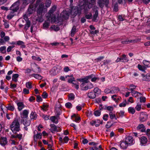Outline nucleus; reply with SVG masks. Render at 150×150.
Here are the masks:
<instances>
[{
  "mask_svg": "<svg viewBox=\"0 0 150 150\" xmlns=\"http://www.w3.org/2000/svg\"><path fill=\"white\" fill-rule=\"evenodd\" d=\"M91 2L87 1L86 0H80L79 6L81 9H84L85 12L91 8L94 4L95 0H90Z\"/></svg>",
  "mask_w": 150,
  "mask_h": 150,
  "instance_id": "1",
  "label": "nucleus"
},
{
  "mask_svg": "<svg viewBox=\"0 0 150 150\" xmlns=\"http://www.w3.org/2000/svg\"><path fill=\"white\" fill-rule=\"evenodd\" d=\"M11 130L14 133L16 132H18L20 130L19 123L17 119L15 120L10 125Z\"/></svg>",
  "mask_w": 150,
  "mask_h": 150,
  "instance_id": "2",
  "label": "nucleus"
},
{
  "mask_svg": "<svg viewBox=\"0 0 150 150\" xmlns=\"http://www.w3.org/2000/svg\"><path fill=\"white\" fill-rule=\"evenodd\" d=\"M98 8L96 6H94L93 7L92 9L94 12V13L93 14L92 20L93 21L96 22L97 21V19L98 16Z\"/></svg>",
  "mask_w": 150,
  "mask_h": 150,
  "instance_id": "3",
  "label": "nucleus"
},
{
  "mask_svg": "<svg viewBox=\"0 0 150 150\" xmlns=\"http://www.w3.org/2000/svg\"><path fill=\"white\" fill-rule=\"evenodd\" d=\"M129 60L126 57V55L123 54L120 57H118L116 60V62H127Z\"/></svg>",
  "mask_w": 150,
  "mask_h": 150,
  "instance_id": "4",
  "label": "nucleus"
},
{
  "mask_svg": "<svg viewBox=\"0 0 150 150\" xmlns=\"http://www.w3.org/2000/svg\"><path fill=\"white\" fill-rule=\"evenodd\" d=\"M90 124L92 126L95 125L96 127H98L100 124L102 125L103 124V121L100 120L98 119L96 120H92L90 122Z\"/></svg>",
  "mask_w": 150,
  "mask_h": 150,
  "instance_id": "5",
  "label": "nucleus"
},
{
  "mask_svg": "<svg viewBox=\"0 0 150 150\" xmlns=\"http://www.w3.org/2000/svg\"><path fill=\"white\" fill-rule=\"evenodd\" d=\"M19 2L18 1L15 2L10 7V9L13 12L17 11L19 8Z\"/></svg>",
  "mask_w": 150,
  "mask_h": 150,
  "instance_id": "6",
  "label": "nucleus"
},
{
  "mask_svg": "<svg viewBox=\"0 0 150 150\" xmlns=\"http://www.w3.org/2000/svg\"><path fill=\"white\" fill-rule=\"evenodd\" d=\"M69 12L68 11H63L61 13V17L62 19L66 20L69 17Z\"/></svg>",
  "mask_w": 150,
  "mask_h": 150,
  "instance_id": "7",
  "label": "nucleus"
},
{
  "mask_svg": "<svg viewBox=\"0 0 150 150\" xmlns=\"http://www.w3.org/2000/svg\"><path fill=\"white\" fill-rule=\"evenodd\" d=\"M109 0H98V3L99 4V6L102 8L105 5L107 6L109 3Z\"/></svg>",
  "mask_w": 150,
  "mask_h": 150,
  "instance_id": "8",
  "label": "nucleus"
},
{
  "mask_svg": "<svg viewBox=\"0 0 150 150\" xmlns=\"http://www.w3.org/2000/svg\"><path fill=\"white\" fill-rule=\"evenodd\" d=\"M93 77L92 75H90L88 76H87L83 78H80L77 79V80L79 81L83 82V83H88L89 81L88 80L91 79Z\"/></svg>",
  "mask_w": 150,
  "mask_h": 150,
  "instance_id": "9",
  "label": "nucleus"
},
{
  "mask_svg": "<svg viewBox=\"0 0 150 150\" xmlns=\"http://www.w3.org/2000/svg\"><path fill=\"white\" fill-rule=\"evenodd\" d=\"M125 141L128 145H132L135 143V141L133 137L131 136H128L127 137Z\"/></svg>",
  "mask_w": 150,
  "mask_h": 150,
  "instance_id": "10",
  "label": "nucleus"
},
{
  "mask_svg": "<svg viewBox=\"0 0 150 150\" xmlns=\"http://www.w3.org/2000/svg\"><path fill=\"white\" fill-rule=\"evenodd\" d=\"M148 118V115L145 113H142L139 117V120L141 122H143L146 121Z\"/></svg>",
  "mask_w": 150,
  "mask_h": 150,
  "instance_id": "11",
  "label": "nucleus"
},
{
  "mask_svg": "<svg viewBox=\"0 0 150 150\" xmlns=\"http://www.w3.org/2000/svg\"><path fill=\"white\" fill-rule=\"evenodd\" d=\"M34 134L33 137V139L35 142H37L38 139H40L41 138L42 134L40 132L36 134L35 131H34Z\"/></svg>",
  "mask_w": 150,
  "mask_h": 150,
  "instance_id": "12",
  "label": "nucleus"
},
{
  "mask_svg": "<svg viewBox=\"0 0 150 150\" xmlns=\"http://www.w3.org/2000/svg\"><path fill=\"white\" fill-rule=\"evenodd\" d=\"M147 141V138L145 136H142L139 139V141L141 146H145Z\"/></svg>",
  "mask_w": 150,
  "mask_h": 150,
  "instance_id": "13",
  "label": "nucleus"
},
{
  "mask_svg": "<svg viewBox=\"0 0 150 150\" xmlns=\"http://www.w3.org/2000/svg\"><path fill=\"white\" fill-rule=\"evenodd\" d=\"M29 113L28 110H25L22 112L20 113L21 117L22 118H26L28 117Z\"/></svg>",
  "mask_w": 150,
  "mask_h": 150,
  "instance_id": "14",
  "label": "nucleus"
},
{
  "mask_svg": "<svg viewBox=\"0 0 150 150\" xmlns=\"http://www.w3.org/2000/svg\"><path fill=\"white\" fill-rule=\"evenodd\" d=\"M68 77H71V78L68 79V81L69 83H72V84H74V82L76 81L75 80V78L73 77V74H71L70 75H67L66 76L65 78H67Z\"/></svg>",
  "mask_w": 150,
  "mask_h": 150,
  "instance_id": "15",
  "label": "nucleus"
},
{
  "mask_svg": "<svg viewBox=\"0 0 150 150\" xmlns=\"http://www.w3.org/2000/svg\"><path fill=\"white\" fill-rule=\"evenodd\" d=\"M44 7V3H41L39 5L37 11V13L38 14H40L42 13Z\"/></svg>",
  "mask_w": 150,
  "mask_h": 150,
  "instance_id": "16",
  "label": "nucleus"
},
{
  "mask_svg": "<svg viewBox=\"0 0 150 150\" xmlns=\"http://www.w3.org/2000/svg\"><path fill=\"white\" fill-rule=\"evenodd\" d=\"M29 77L30 78L34 77L35 79L38 80H41L42 79V76L40 75L39 74H36L34 73L29 75Z\"/></svg>",
  "mask_w": 150,
  "mask_h": 150,
  "instance_id": "17",
  "label": "nucleus"
},
{
  "mask_svg": "<svg viewBox=\"0 0 150 150\" xmlns=\"http://www.w3.org/2000/svg\"><path fill=\"white\" fill-rule=\"evenodd\" d=\"M17 105L18 106V109L19 111L21 110L25 106L24 103L22 102H18Z\"/></svg>",
  "mask_w": 150,
  "mask_h": 150,
  "instance_id": "18",
  "label": "nucleus"
},
{
  "mask_svg": "<svg viewBox=\"0 0 150 150\" xmlns=\"http://www.w3.org/2000/svg\"><path fill=\"white\" fill-rule=\"evenodd\" d=\"M137 129L138 130H140L142 132H145L146 130L145 127L144 125L142 124L139 125L137 127Z\"/></svg>",
  "mask_w": 150,
  "mask_h": 150,
  "instance_id": "19",
  "label": "nucleus"
},
{
  "mask_svg": "<svg viewBox=\"0 0 150 150\" xmlns=\"http://www.w3.org/2000/svg\"><path fill=\"white\" fill-rule=\"evenodd\" d=\"M8 142L6 137L1 138L0 139V144L3 146H5L7 143Z\"/></svg>",
  "mask_w": 150,
  "mask_h": 150,
  "instance_id": "20",
  "label": "nucleus"
},
{
  "mask_svg": "<svg viewBox=\"0 0 150 150\" xmlns=\"http://www.w3.org/2000/svg\"><path fill=\"white\" fill-rule=\"evenodd\" d=\"M30 117L31 120H36L37 118L36 112H32L30 115Z\"/></svg>",
  "mask_w": 150,
  "mask_h": 150,
  "instance_id": "21",
  "label": "nucleus"
},
{
  "mask_svg": "<svg viewBox=\"0 0 150 150\" xmlns=\"http://www.w3.org/2000/svg\"><path fill=\"white\" fill-rule=\"evenodd\" d=\"M50 127H51L50 130L52 132L57 131V127L54 124H51L50 125Z\"/></svg>",
  "mask_w": 150,
  "mask_h": 150,
  "instance_id": "22",
  "label": "nucleus"
},
{
  "mask_svg": "<svg viewBox=\"0 0 150 150\" xmlns=\"http://www.w3.org/2000/svg\"><path fill=\"white\" fill-rule=\"evenodd\" d=\"M35 11V8L33 5H30L28 9V13L29 14H31Z\"/></svg>",
  "mask_w": 150,
  "mask_h": 150,
  "instance_id": "23",
  "label": "nucleus"
},
{
  "mask_svg": "<svg viewBox=\"0 0 150 150\" xmlns=\"http://www.w3.org/2000/svg\"><path fill=\"white\" fill-rule=\"evenodd\" d=\"M128 146L125 141L122 142L120 144V147L123 149H126Z\"/></svg>",
  "mask_w": 150,
  "mask_h": 150,
  "instance_id": "24",
  "label": "nucleus"
},
{
  "mask_svg": "<svg viewBox=\"0 0 150 150\" xmlns=\"http://www.w3.org/2000/svg\"><path fill=\"white\" fill-rule=\"evenodd\" d=\"M131 92L132 95L135 97H137L140 95H142V94L141 93L136 91H132Z\"/></svg>",
  "mask_w": 150,
  "mask_h": 150,
  "instance_id": "25",
  "label": "nucleus"
},
{
  "mask_svg": "<svg viewBox=\"0 0 150 150\" xmlns=\"http://www.w3.org/2000/svg\"><path fill=\"white\" fill-rule=\"evenodd\" d=\"M16 44L21 46V47L22 48H24L25 47L24 43L22 41L19 40L17 41Z\"/></svg>",
  "mask_w": 150,
  "mask_h": 150,
  "instance_id": "26",
  "label": "nucleus"
},
{
  "mask_svg": "<svg viewBox=\"0 0 150 150\" xmlns=\"http://www.w3.org/2000/svg\"><path fill=\"white\" fill-rule=\"evenodd\" d=\"M120 91V89L118 87H114L111 89V93H115L118 92Z\"/></svg>",
  "mask_w": 150,
  "mask_h": 150,
  "instance_id": "27",
  "label": "nucleus"
},
{
  "mask_svg": "<svg viewBox=\"0 0 150 150\" xmlns=\"http://www.w3.org/2000/svg\"><path fill=\"white\" fill-rule=\"evenodd\" d=\"M74 13V15L76 16L78 13L80 12V11L77 7H75L74 9L71 11V13Z\"/></svg>",
  "mask_w": 150,
  "mask_h": 150,
  "instance_id": "28",
  "label": "nucleus"
},
{
  "mask_svg": "<svg viewBox=\"0 0 150 150\" xmlns=\"http://www.w3.org/2000/svg\"><path fill=\"white\" fill-rule=\"evenodd\" d=\"M18 76L19 75L18 74H13L12 76V80L14 82H16L18 81L17 78Z\"/></svg>",
  "mask_w": 150,
  "mask_h": 150,
  "instance_id": "29",
  "label": "nucleus"
},
{
  "mask_svg": "<svg viewBox=\"0 0 150 150\" xmlns=\"http://www.w3.org/2000/svg\"><path fill=\"white\" fill-rule=\"evenodd\" d=\"M81 87L83 90H86L88 89V85L85 83H82L81 85Z\"/></svg>",
  "mask_w": 150,
  "mask_h": 150,
  "instance_id": "30",
  "label": "nucleus"
},
{
  "mask_svg": "<svg viewBox=\"0 0 150 150\" xmlns=\"http://www.w3.org/2000/svg\"><path fill=\"white\" fill-rule=\"evenodd\" d=\"M23 123L25 126L27 127L30 125V121L29 120L25 119L23 120Z\"/></svg>",
  "mask_w": 150,
  "mask_h": 150,
  "instance_id": "31",
  "label": "nucleus"
},
{
  "mask_svg": "<svg viewBox=\"0 0 150 150\" xmlns=\"http://www.w3.org/2000/svg\"><path fill=\"white\" fill-rule=\"evenodd\" d=\"M6 108L8 110L11 111H13L15 109L14 106L13 105L10 104L8 105Z\"/></svg>",
  "mask_w": 150,
  "mask_h": 150,
  "instance_id": "32",
  "label": "nucleus"
},
{
  "mask_svg": "<svg viewBox=\"0 0 150 150\" xmlns=\"http://www.w3.org/2000/svg\"><path fill=\"white\" fill-rule=\"evenodd\" d=\"M49 105L47 104H44L42 106H41V108L42 109L45 111H46L48 110V108Z\"/></svg>",
  "mask_w": 150,
  "mask_h": 150,
  "instance_id": "33",
  "label": "nucleus"
},
{
  "mask_svg": "<svg viewBox=\"0 0 150 150\" xmlns=\"http://www.w3.org/2000/svg\"><path fill=\"white\" fill-rule=\"evenodd\" d=\"M35 0H23V3L24 5H28L30 2L33 3Z\"/></svg>",
  "mask_w": 150,
  "mask_h": 150,
  "instance_id": "34",
  "label": "nucleus"
},
{
  "mask_svg": "<svg viewBox=\"0 0 150 150\" xmlns=\"http://www.w3.org/2000/svg\"><path fill=\"white\" fill-rule=\"evenodd\" d=\"M56 6H53L49 10L48 12V14L50 16L56 10Z\"/></svg>",
  "mask_w": 150,
  "mask_h": 150,
  "instance_id": "35",
  "label": "nucleus"
},
{
  "mask_svg": "<svg viewBox=\"0 0 150 150\" xmlns=\"http://www.w3.org/2000/svg\"><path fill=\"white\" fill-rule=\"evenodd\" d=\"M125 112L123 111H120L119 112H117V116L118 118L119 117H122L125 115Z\"/></svg>",
  "mask_w": 150,
  "mask_h": 150,
  "instance_id": "36",
  "label": "nucleus"
},
{
  "mask_svg": "<svg viewBox=\"0 0 150 150\" xmlns=\"http://www.w3.org/2000/svg\"><path fill=\"white\" fill-rule=\"evenodd\" d=\"M88 96L91 98H94L96 97V95L93 92H91L88 94Z\"/></svg>",
  "mask_w": 150,
  "mask_h": 150,
  "instance_id": "37",
  "label": "nucleus"
},
{
  "mask_svg": "<svg viewBox=\"0 0 150 150\" xmlns=\"http://www.w3.org/2000/svg\"><path fill=\"white\" fill-rule=\"evenodd\" d=\"M51 121L53 123L57 124L58 123V120L55 116H52L50 117Z\"/></svg>",
  "mask_w": 150,
  "mask_h": 150,
  "instance_id": "38",
  "label": "nucleus"
},
{
  "mask_svg": "<svg viewBox=\"0 0 150 150\" xmlns=\"http://www.w3.org/2000/svg\"><path fill=\"white\" fill-rule=\"evenodd\" d=\"M74 117L75 118L74 121L76 122H79L81 120L80 117H77L75 114L71 116V118H73Z\"/></svg>",
  "mask_w": 150,
  "mask_h": 150,
  "instance_id": "39",
  "label": "nucleus"
},
{
  "mask_svg": "<svg viewBox=\"0 0 150 150\" xmlns=\"http://www.w3.org/2000/svg\"><path fill=\"white\" fill-rule=\"evenodd\" d=\"M128 111L129 113L133 114L134 113L135 110L133 107H129L128 109Z\"/></svg>",
  "mask_w": 150,
  "mask_h": 150,
  "instance_id": "40",
  "label": "nucleus"
},
{
  "mask_svg": "<svg viewBox=\"0 0 150 150\" xmlns=\"http://www.w3.org/2000/svg\"><path fill=\"white\" fill-rule=\"evenodd\" d=\"M30 22L29 21H27L26 22V24L25 25L24 27V29L26 30H28V28L30 27Z\"/></svg>",
  "mask_w": 150,
  "mask_h": 150,
  "instance_id": "41",
  "label": "nucleus"
},
{
  "mask_svg": "<svg viewBox=\"0 0 150 150\" xmlns=\"http://www.w3.org/2000/svg\"><path fill=\"white\" fill-rule=\"evenodd\" d=\"M76 27L75 26H73L71 31V36L72 37L74 36L75 34L76 33Z\"/></svg>",
  "mask_w": 150,
  "mask_h": 150,
  "instance_id": "42",
  "label": "nucleus"
},
{
  "mask_svg": "<svg viewBox=\"0 0 150 150\" xmlns=\"http://www.w3.org/2000/svg\"><path fill=\"white\" fill-rule=\"evenodd\" d=\"M75 98V95L73 93H71L68 96V99L69 100H73Z\"/></svg>",
  "mask_w": 150,
  "mask_h": 150,
  "instance_id": "43",
  "label": "nucleus"
},
{
  "mask_svg": "<svg viewBox=\"0 0 150 150\" xmlns=\"http://www.w3.org/2000/svg\"><path fill=\"white\" fill-rule=\"evenodd\" d=\"M13 12L11 11L10 13L7 16V18L9 19H11L14 16Z\"/></svg>",
  "mask_w": 150,
  "mask_h": 150,
  "instance_id": "44",
  "label": "nucleus"
},
{
  "mask_svg": "<svg viewBox=\"0 0 150 150\" xmlns=\"http://www.w3.org/2000/svg\"><path fill=\"white\" fill-rule=\"evenodd\" d=\"M109 115L111 119H112L115 118V120H117V118L115 117V115L114 114H113L112 112H110L109 113Z\"/></svg>",
  "mask_w": 150,
  "mask_h": 150,
  "instance_id": "45",
  "label": "nucleus"
},
{
  "mask_svg": "<svg viewBox=\"0 0 150 150\" xmlns=\"http://www.w3.org/2000/svg\"><path fill=\"white\" fill-rule=\"evenodd\" d=\"M62 112L61 108H55V112L58 115H60Z\"/></svg>",
  "mask_w": 150,
  "mask_h": 150,
  "instance_id": "46",
  "label": "nucleus"
},
{
  "mask_svg": "<svg viewBox=\"0 0 150 150\" xmlns=\"http://www.w3.org/2000/svg\"><path fill=\"white\" fill-rule=\"evenodd\" d=\"M6 47L5 46H2L0 48V51L2 53L4 54L6 52Z\"/></svg>",
  "mask_w": 150,
  "mask_h": 150,
  "instance_id": "47",
  "label": "nucleus"
},
{
  "mask_svg": "<svg viewBox=\"0 0 150 150\" xmlns=\"http://www.w3.org/2000/svg\"><path fill=\"white\" fill-rule=\"evenodd\" d=\"M135 109L138 111L140 110L142 108V104L139 103H137L135 107Z\"/></svg>",
  "mask_w": 150,
  "mask_h": 150,
  "instance_id": "48",
  "label": "nucleus"
},
{
  "mask_svg": "<svg viewBox=\"0 0 150 150\" xmlns=\"http://www.w3.org/2000/svg\"><path fill=\"white\" fill-rule=\"evenodd\" d=\"M138 69L142 71H144L146 69V67L144 66H143L140 64H138Z\"/></svg>",
  "mask_w": 150,
  "mask_h": 150,
  "instance_id": "49",
  "label": "nucleus"
},
{
  "mask_svg": "<svg viewBox=\"0 0 150 150\" xmlns=\"http://www.w3.org/2000/svg\"><path fill=\"white\" fill-rule=\"evenodd\" d=\"M32 58L33 60L38 61H40L41 60V59L40 57L34 56H32Z\"/></svg>",
  "mask_w": 150,
  "mask_h": 150,
  "instance_id": "50",
  "label": "nucleus"
},
{
  "mask_svg": "<svg viewBox=\"0 0 150 150\" xmlns=\"http://www.w3.org/2000/svg\"><path fill=\"white\" fill-rule=\"evenodd\" d=\"M11 144L13 145H17L18 144V142L13 139H11L10 141Z\"/></svg>",
  "mask_w": 150,
  "mask_h": 150,
  "instance_id": "51",
  "label": "nucleus"
},
{
  "mask_svg": "<svg viewBox=\"0 0 150 150\" xmlns=\"http://www.w3.org/2000/svg\"><path fill=\"white\" fill-rule=\"evenodd\" d=\"M101 112L100 110H97L94 112V115L96 116H99L100 115Z\"/></svg>",
  "mask_w": 150,
  "mask_h": 150,
  "instance_id": "52",
  "label": "nucleus"
},
{
  "mask_svg": "<svg viewBox=\"0 0 150 150\" xmlns=\"http://www.w3.org/2000/svg\"><path fill=\"white\" fill-rule=\"evenodd\" d=\"M143 63L146 66L149 67L150 66V63L149 62L146 60H144L143 62Z\"/></svg>",
  "mask_w": 150,
  "mask_h": 150,
  "instance_id": "53",
  "label": "nucleus"
},
{
  "mask_svg": "<svg viewBox=\"0 0 150 150\" xmlns=\"http://www.w3.org/2000/svg\"><path fill=\"white\" fill-rule=\"evenodd\" d=\"M133 41L132 40H124L122 42V43L123 44H128L130 42H132Z\"/></svg>",
  "mask_w": 150,
  "mask_h": 150,
  "instance_id": "54",
  "label": "nucleus"
},
{
  "mask_svg": "<svg viewBox=\"0 0 150 150\" xmlns=\"http://www.w3.org/2000/svg\"><path fill=\"white\" fill-rule=\"evenodd\" d=\"M65 106L66 108H71L72 107L71 103L70 102H68L65 104Z\"/></svg>",
  "mask_w": 150,
  "mask_h": 150,
  "instance_id": "55",
  "label": "nucleus"
},
{
  "mask_svg": "<svg viewBox=\"0 0 150 150\" xmlns=\"http://www.w3.org/2000/svg\"><path fill=\"white\" fill-rule=\"evenodd\" d=\"M94 93L96 94V93L98 94L100 93L101 91L100 89H99L98 88H94Z\"/></svg>",
  "mask_w": 150,
  "mask_h": 150,
  "instance_id": "56",
  "label": "nucleus"
},
{
  "mask_svg": "<svg viewBox=\"0 0 150 150\" xmlns=\"http://www.w3.org/2000/svg\"><path fill=\"white\" fill-rule=\"evenodd\" d=\"M51 2L50 0H46L45 3L46 6L47 7H49L51 4Z\"/></svg>",
  "mask_w": 150,
  "mask_h": 150,
  "instance_id": "57",
  "label": "nucleus"
},
{
  "mask_svg": "<svg viewBox=\"0 0 150 150\" xmlns=\"http://www.w3.org/2000/svg\"><path fill=\"white\" fill-rule=\"evenodd\" d=\"M146 101V98L144 97L141 96L140 98V102L141 103H144Z\"/></svg>",
  "mask_w": 150,
  "mask_h": 150,
  "instance_id": "58",
  "label": "nucleus"
},
{
  "mask_svg": "<svg viewBox=\"0 0 150 150\" xmlns=\"http://www.w3.org/2000/svg\"><path fill=\"white\" fill-rule=\"evenodd\" d=\"M72 86H74L76 89H78L79 88V83L75 81L74 82V84H72Z\"/></svg>",
  "mask_w": 150,
  "mask_h": 150,
  "instance_id": "59",
  "label": "nucleus"
},
{
  "mask_svg": "<svg viewBox=\"0 0 150 150\" xmlns=\"http://www.w3.org/2000/svg\"><path fill=\"white\" fill-rule=\"evenodd\" d=\"M52 45L57 46L59 45H64L63 43H59L58 42H54L51 43Z\"/></svg>",
  "mask_w": 150,
  "mask_h": 150,
  "instance_id": "60",
  "label": "nucleus"
},
{
  "mask_svg": "<svg viewBox=\"0 0 150 150\" xmlns=\"http://www.w3.org/2000/svg\"><path fill=\"white\" fill-rule=\"evenodd\" d=\"M26 86L28 88H32V83L30 82H28L26 83Z\"/></svg>",
  "mask_w": 150,
  "mask_h": 150,
  "instance_id": "61",
  "label": "nucleus"
},
{
  "mask_svg": "<svg viewBox=\"0 0 150 150\" xmlns=\"http://www.w3.org/2000/svg\"><path fill=\"white\" fill-rule=\"evenodd\" d=\"M50 23L49 22H44L43 24V27L45 28H47L49 26Z\"/></svg>",
  "mask_w": 150,
  "mask_h": 150,
  "instance_id": "62",
  "label": "nucleus"
},
{
  "mask_svg": "<svg viewBox=\"0 0 150 150\" xmlns=\"http://www.w3.org/2000/svg\"><path fill=\"white\" fill-rule=\"evenodd\" d=\"M69 139L67 136H65L63 139L64 143H66L68 142Z\"/></svg>",
  "mask_w": 150,
  "mask_h": 150,
  "instance_id": "63",
  "label": "nucleus"
},
{
  "mask_svg": "<svg viewBox=\"0 0 150 150\" xmlns=\"http://www.w3.org/2000/svg\"><path fill=\"white\" fill-rule=\"evenodd\" d=\"M89 150H99L98 148L96 146L93 147H89Z\"/></svg>",
  "mask_w": 150,
  "mask_h": 150,
  "instance_id": "64",
  "label": "nucleus"
}]
</instances>
